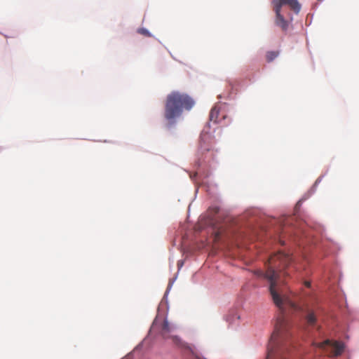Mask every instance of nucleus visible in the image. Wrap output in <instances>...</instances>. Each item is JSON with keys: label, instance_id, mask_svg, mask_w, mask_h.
<instances>
[{"label": "nucleus", "instance_id": "nucleus-1", "mask_svg": "<svg viewBox=\"0 0 359 359\" xmlns=\"http://www.w3.org/2000/svg\"><path fill=\"white\" fill-rule=\"evenodd\" d=\"M291 260L290 255L279 251L269 259L266 272L259 269L254 271V274L257 277L266 279L270 283L269 291L273 302L282 312L286 307H290L294 311L299 309L297 304L283 294L280 285L281 277L285 275V273L282 272L281 270L287 267Z\"/></svg>", "mask_w": 359, "mask_h": 359}, {"label": "nucleus", "instance_id": "nucleus-2", "mask_svg": "<svg viewBox=\"0 0 359 359\" xmlns=\"http://www.w3.org/2000/svg\"><path fill=\"white\" fill-rule=\"evenodd\" d=\"M290 325L283 313L276 320L274 331L267 348L266 359H287V353L292 348Z\"/></svg>", "mask_w": 359, "mask_h": 359}, {"label": "nucleus", "instance_id": "nucleus-3", "mask_svg": "<svg viewBox=\"0 0 359 359\" xmlns=\"http://www.w3.org/2000/svg\"><path fill=\"white\" fill-rule=\"evenodd\" d=\"M194 100L187 94L173 91L166 98L164 116L170 125L175 123L183 109L190 110L194 105Z\"/></svg>", "mask_w": 359, "mask_h": 359}, {"label": "nucleus", "instance_id": "nucleus-4", "mask_svg": "<svg viewBox=\"0 0 359 359\" xmlns=\"http://www.w3.org/2000/svg\"><path fill=\"white\" fill-rule=\"evenodd\" d=\"M314 346L323 350H325L327 346H330L331 348L330 355L334 357L341 355L344 350V343L330 339H326L323 342L315 343Z\"/></svg>", "mask_w": 359, "mask_h": 359}, {"label": "nucleus", "instance_id": "nucleus-5", "mask_svg": "<svg viewBox=\"0 0 359 359\" xmlns=\"http://www.w3.org/2000/svg\"><path fill=\"white\" fill-rule=\"evenodd\" d=\"M226 114L225 111V106L216 105L210 111V120L215 123H221L225 120Z\"/></svg>", "mask_w": 359, "mask_h": 359}, {"label": "nucleus", "instance_id": "nucleus-6", "mask_svg": "<svg viewBox=\"0 0 359 359\" xmlns=\"http://www.w3.org/2000/svg\"><path fill=\"white\" fill-rule=\"evenodd\" d=\"M273 11L276 13L275 25L279 27L283 32H286L288 29L289 22L281 14V9L278 6H273Z\"/></svg>", "mask_w": 359, "mask_h": 359}, {"label": "nucleus", "instance_id": "nucleus-7", "mask_svg": "<svg viewBox=\"0 0 359 359\" xmlns=\"http://www.w3.org/2000/svg\"><path fill=\"white\" fill-rule=\"evenodd\" d=\"M272 4L280 9L283 5H287L296 13H298L301 9V5L298 0H272Z\"/></svg>", "mask_w": 359, "mask_h": 359}, {"label": "nucleus", "instance_id": "nucleus-8", "mask_svg": "<svg viewBox=\"0 0 359 359\" xmlns=\"http://www.w3.org/2000/svg\"><path fill=\"white\" fill-rule=\"evenodd\" d=\"M304 318L308 326L314 327L317 323L316 311L306 308L304 311Z\"/></svg>", "mask_w": 359, "mask_h": 359}, {"label": "nucleus", "instance_id": "nucleus-9", "mask_svg": "<svg viewBox=\"0 0 359 359\" xmlns=\"http://www.w3.org/2000/svg\"><path fill=\"white\" fill-rule=\"evenodd\" d=\"M211 137L209 134H202L200 137L199 150L203 153L211 150Z\"/></svg>", "mask_w": 359, "mask_h": 359}, {"label": "nucleus", "instance_id": "nucleus-10", "mask_svg": "<svg viewBox=\"0 0 359 359\" xmlns=\"http://www.w3.org/2000/svg\"><path fill=\"white\" fill-rule=\"evenodd\" d=\"M279 55V51H268L266 53V60L267 62H271Z\"/></svg>", "mask_w": 359, "mask_h": 359}, {"label": "nucleus", "instance_id": "nucleus-11", "mask_svg": "<svg viewBox=\"0 0 359 359\" xmlns=\"http://www.w3.org/2000/svg\"><path fill=\"white\" fill-rule=\"evenodd\" d=\"M137 33H139L140 34H142V35H144L145 36H147V37H150L151 36V34L149 33V32L145 29V28H139L137 29Z\"/></svg>", "mask_w": 359, "mask_h": 359}, {"label": "nucleus", "instance_id": "nucleus-12", "mask_svg": "<svg viewBox=\"0 0 359 359\" xmlns=\"http://www.w3.org/2000/svg\"><path fill=\"white\" fill-rule=\"evenodd\" d=\"M304 285H305V286H306L307 287H309L311 286V283H310V282H309V281H306V282L304 283Z\"/></svg>", "mask_w": 359, "mask_h": 359}]
</instances>
